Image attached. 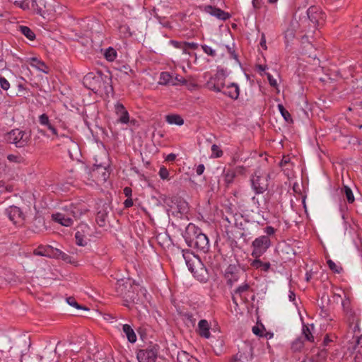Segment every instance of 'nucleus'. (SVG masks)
Masks as SVG:
<instances>
[{"label": "nucleus", "instance_id": "1", "mask_svg": "<svg viewBox=\"0 0 362 362\" xmlns=\"http://www.w3.org/2000/svg\"><path fill=\"white\" fill-rule=\"evenodd\" d=\"M117 285V292L122 297L127 307H129V304L142 305L147 300L146 289L134 280H119Z\"/></svg>", "mask_w": 362, "mask_h": 362}, {"label": "nucleus", "instance_id": "2", "mask_svg": "<svg viewBox=\"0 0 362 362\" xmlns=\"http://www.w3.org/2000/svg\"><path fill=\"white\" fill-rule=\"evenodd\" d=\"M182 236L187 245L204 253L209 252V240L207 235L202 233L200 228L189 223L185 228Z\"/></svg>", "mask_w": 362, "mask_h": 362}, {"label": "nucleus", "instance_id": "3", "mask_svg": "<svg viewBox=\"0 0 362 362\" xmlns=\"http://www.w3.org/2000/svg\"><path fill=\"white\" fill-rule=\"evenodd\" d=\"M182 256L194 278L200 283H206L209 280L210 273L201 258L189 250H183Z\"/></svg>", "mask_w": 362, "mask_h": 362}, {"label": "nucleus", "instance_id": "4", "mask_svg": "<svg viewBox=\"0 0 362 362\" xmlns=\"http://www.w3.org/2000/svg\"><path fill=\"white\" fill-rule=\"evenodd\" d=\"M3 138L6 143L13 144L18 148L28 147L32 142V130L29 127L14 128L5 133Z\"/></svg>", "mask_w": 362, "mask_h": 362}, {"label": "nucleus", "instance_id": "5", "mask_svg": "<svg viewBox=\"0 0 362 362\" xmlns=\"http://www.w3.org/2000/svg\"><path fill=\"white\" fill-rule=\"evenodd\" d=\"M160 346L158 344L151 341L139 346L136 350V355L138 362H156Z\"/></svg>", "mask_w": 362, "mask_h": 362}, {"label": "nucleus", "instance_id": "6", "mask_svg": "<svg viewBox=\"0 0 362 362\" xmlns=\"http://www.w3.org/2000/svg\"><path fill=\"white\" fill-rule=\"evenodd\" d=\"M227 71L226 69L218 66L215 74L210 76L209 80L204 84L203 87L210 91L219 93L224 88Z\"/></svg>", "mask_w": 362, "mask_h": 362}, {"label": "nucleus", "instance_id": "7", "mask_svg": "<svg viewBox=\"0 0 362 362\" xmlns=\"http://www.w3.org/2000/svg\"><path fill=\"white\" fill-rule=\"evenodd\" d=\"M270 174L263 175L259 169L255 170L250 176L251 187L256 194H263L269 187Z\"/></svg>", "mask_w": 362, "mask_h": 362}, {"label": "nucleus", "instance_id": "8", "mask_svg": "<svg viewBox=\"0 0 362 362\" xmlns=\"http://www.w3.org/2000/svg\"><path fill=\"white\" fill-rule=\"evenodd\" d=\"M75 233V243L78 246L86 247L88 245L91 247V242L88 237H92V229L90 226L84 223L81 222L76 226Z\"/></svg>", "mask_w": 362, "mask_h": 362}, {"label": "nucleus", "instance_id": "9", "mask_svg": "<svg viewBox=\"0 0 362 362\" xmlns=\"http://www.w3.org/2000/svg\"><path fill=\"white\" fill-rule=\"evenodd\" d=\"M334 351L335 352H333L332 354L333 360L336 358H339L341 359V362H360L358 356V354H360V350H356V349L352 350L351 349V343L349 341L346 346H344L341 349V351L336 349H334Z\"/></svg>", "mask_w": 362, "mask_h": 362}, {"label": "nucleus", "instance_id": "10", "mask_svg": "<svg viewBox=\"0 0 362 362\" xmlns=\"http://www.w3.org/2000/svg\"><path fill=\"white\" fill-rule=\"evenodd\" d=\"M271 238L267 235H260L256 238L251 244L252 248L251 255L254 258L262 257L272 246Z\"/></svg>", "mask_w": 362, "mask_h": 362}, {"label": "nucleus", "instance_id": "11", "mask_svg": "<svg viewBox=\"0 0 362 362\" xmlns=\"http://www.w3.org/2000/svg\"><path fill=\"white\" fill-rule=\"evenodd\" d=\"M4 214L16 226H22L25 222L26 215L23 210L17 206H9L5 209Z\"/></svg>", "mask_w": 362, "mask_h": 362}, {"label": "nucleus", "instance_id": "12", "mask_svg": "<svg viewBox=\"0 0 362 362\" xmlns=\"http://www.w3.org/2000/svg\"><path fill=\"white\" fill-rule=\"evenodd\" d=\"M306 13L315 28L324 25L327 16L319 6H311L307 10Z\"/></svg>", "mask_w": 362, "mask_h": 362}, {"label": "nucleus", "instance_id": "13", "mask_svg": "<svg viewBox=\"0 0 362 362\" xmlns=\"http://www.w3.org/2000/svg\"><path fill=\"white\" fill-rule=\"evenodd\" d=\"M98 83V90L96 94L100 95H105L107 98H108L110 93H114V88L112 86L111 75H106L102 72Z\"/></svg>", "mask_w": 362, "mask_h": 362}, {"label": "nucleus", "instance_id": "14", "mask_svg": "<svg viewBox=\"0 0 362 362\" xmlns=\"http://www.w3.org/2000/svg\"><path fill=\"white\" fill-rule=\"evenodd\" d=\"M102 74V71H98L96 73L89 72L86 75L84 76L83 78V86L90 90H92L94 93H97L98 90V84L100 78Z\"/></svg>", "mask_w": 362, "mask_h": 362}, {"label": "nucleus", "instance_id": "15", "mask_svg": "<svg viewBox=\"0 0 362 362\" xmlns=\"http://www.w3.org/2000/svg\"><path fill=\"white\" fill-rule=\"evenodd\" d=\"M115 113L117 116V123L128 124L129 123L134 124L136 122L134 119L130 120V116L127 108L119 101H117L115 105Z\"/></svg>", "mask_w": 362, "mask_h": 362}, {"label": "nucleus", "instance_id": "16", "mask_svg": "<svg viewBox=\"0 0 362 362\" xmlns=\"http://www.w3.org/2000/svg\"><path fill=\"white\" fill-rule=\"evenodd\" d=\"M175 308L177 315L182 319L186 327L194 328L196 325L197 320L193 313L189 312L185 306L177 305H175Z\"/></svg>", "mask_w": 362, "mask_h": 362}, {"label": "nucleus", "instance_id": "17", "mask_svg": "<svg viewBox=\"0 0 362 362\" xmlns=\"http://www.w3.org/2000/svg\"><path fill=\"white\" fill-rule=\"evenodd\" d=\"M226 279V284L229 287H232L234 283L237 282L240 278V269L239 267L233 264H230L224 274Z\"/></svg>", "mask_w": 362, "mask_h": 362}, {"label": "nucleus", "instance_id": "18", "mask_svg": "<svg viewBox=\"0 0 362 362\" xmlns=\"http://www.w3.org/2000/svg\"><path fill=\"white\" fill-rule=\"evenodd\" d=\"M204 11L209 13L212 16L216 17L218 20L226 21L230 18L231 14L227 11L222 10L216 6L206 5L204 7Z\"/></svg>", "mask_w": 362, "mask_h": 362}, {"label": "nucleus", "instance_id": "19", "mask_svg": "<svg viewBox=\"0 0 362 362\" xmlns=\"http://www.w3.org/2000/svg\"><path fill=\"white\" fill-rule=\"evenodd\" d=\"M196 333L202 339H209L214 337L211 334V323L206 319H202L198 322Z\"/></svg>", "mask_w": 362, "mask_h": 362}, {"label": "nucleus", "instance_id": "20", "mask_svg": "<svg viewBox=\"0 0 362 362\" xmlns=\"http://www.w3.org/2000/svg\"><path fill=\"white\" fill-rule=\"evenodd\" d=\"M221 93L231 100H236L239 98L240 89L237 83L231 82L228 85L225 84V87Z\"/></svg>", "mask_w": 362, "mask_h": 362}, {"label": "nucleus", "instance_id": "21", "mask_svg": "<svg viewBox=\"0 0 362 362\" xmlns=\"http://www.w3.org/2000/svg\"><path fill=\"white\" fill-rule=\"evenodd\" d=\"M57 248L50 245H39L34 250L33 255L36 256L45 257L54 259Z\"/></svg>", "mask_w": 362, "mask_h": 362}, {"label": "nucleus", "instance_id": "22", "mask_svg": "<svg viewBox=\"0 0 362 362\" xmlns=\"http://www.w3.org/2000/svg\"><path fill=\"white\" fill-rule=\"evenodd\" d=\"M109 205L107 204H104L103 206H101L98 211H97V214L95 215V221L99 227L103 228L106 226L107 218H108V214H109Z\"/></svg>", "mask_w": 362, "mask_h": 362}, {"label": "nucleus", "instance_id": "23", "mask_svg": "<svg viewBox=\"0 0 362 362\" xmlns=\"http://www.w3.org/2000/svg\"><path fill=\"white\" fill-rule=\"evenodd\" d=\"M254 289L251 288L250 285L245 281L243 284L238 286L233 290V293L240 296L242 300L247 303L249 302L248 296L250 293H253Z\"/></svg>", "mask_w": 362, "mask_h": 362}, {"label": "nucleus", "instance_id": "24", "mask_svg": "<svg viewBox=\"0 0 362 362\" xmlns=\"http://www.w3.org/2000/svg\"><path fill=\"white\" fill-rule=\"evenodd\" d=\"M122 332L129 343L134 344L136 342L137 335L133 325L129 324L122 325Z\"/></svg>", "mask_w": 362, "mask_h": 362}, {"label": "nucleus", "instance_id": "25", "mask_svg": "<svg viewBox=\"0 0 362 362\" xmlns=\"http://www.w3.org/2000/svg\"><path fill=\"white\" fill-rule=\"evenodd\" d=\"M54 259H55L57 260H61L66 264H69L74 267L79 266L78 261L76 258L64 252L62 250H61L60 249H58V248H57V250L55 251V256H54Z\"/></svg>", "mask_w": 362, "mask_h": 362}, {"label": "nucleus", "instance_id": "26", "mask_svg": "<svg viewBox=\"0 0 362 362\" xmlns=\"http://www.w3.org/2000/svg\"><path fill=\"white\" fill-rule=\"evenodd\" d=\"M345 316L349 328L351 329L354 333H356V332H360V319L358 315L356 313V312L354 310H349V313H345Z\"/></svg>", "mask_w": 362, "mask_h": 362}, {"label": "nucleus", "instance_id": "27", "mask_svg": "<svg viewBox=\"0 0 362 362\" xmlns=\"http://www.w3.org/2000/svg\"><path fill=\"white\" fill-rule=\"evenodd\" d=\"M235 172H233V168H224L221 174L224 186L226 189H229L234 183L236 178Z\"/></svg>", "mask_w": 362, "mask_h": 362}, {"label": "nucleus", "instance_id": "28", "mask_svg": "<svg viewBox=\"0 0 362 362\" xmlns=\"http://www.w3.org/2000/svg\"><path fill=\"white\" fill-rule=\"evenodd\" d=\"M252 358V348L250 347L248 351H240L233 355L228 362H248Z\"/></svg>", "mask_w": 362, "mask_h": 362}, {"label": "nucleus", "instance_id": "29", "mask_svg": "<svg viewBox=\"0 0 362 362\" xmlns=\"http://www.w3.org/2000/svg\"><path fill=\"white\" fill-rule=\"evenodd\" d=\"M52 221L61 224L63 226L70 227L74 223V219L71 217L67 216L62 212H57L52 215Z\"/></svg>", "mask_w": 362, "mask_h": 362}, {"label": "nucleus", "instance_id": "30", "mask_svg": "<svg viewBox=\"0 0 362 362\" xmlns=\"http://www.w3.org/2000/svg\"><path fill=\"white\" fill-rule=\"evenodd\" d=\"M31 11L40 16L45 17L46 13V1L45 0H31Z\"/></svg>", "mask_w": 362, "mask_h": 362}, {"label": "nucleus", "instance_id": "31", "mask_svg": "<svg viewBox=\"0 0 362 362\" xmlns=\"http://www.w3.org/2000/svg\"><path fill=\"white\" fill-rule=\"evenodd\" d=\"M260 257H257V258H254L250 262V266L255 269H260L264 272H268L270 270L274 272L275 271L271 267L270 262H263Z\"/></svg>", "mask_w": 362, "mask_h": 362}, {"label": "nucleus", "instance_id": "32", "mask_svg": "<svg viewBox=\"0 0 362 362\" xmlns=\"http://www.w3.org/2000/svg\"><path fill=\"white\" fill-rule=\"evenodd\" d=\"M73 211V218L75 220L80 219L81 217L89 211L86 204L83 203H71Z\"/></svg>", "mask_w": 362, "mask_h": 362}, {"label": "nucleus", "instance_id": "33", "mask_svg": "<svg viewBox=\"0 0 362 362\" xmlns=\"http://www.w3.org/2000/svg\"><path fill=\"white\" fill-rule=\"evenodd\" d=\"M314 329L315 326L313 324H305L303 322L302 332L300 336L302 337V339L310 343L314 342L315 338L313 334Z\"/></svg>", "mask_w": 362, "mask_h": 362}, {"label": "nucleus", "instance_id": "34", "mask_svg": "<svg viewBox=\"0 0 362 362\" xmlns=\"http://www.w3.org/2000/svg\"><path fill=\"white\" fill-rule=\"evenodd\" d=\"M29 60V64L31 66L35 67L45 74H49L50 69L45 62L35 57L30 58Z\"/></svg>", "mask_w": 362, "mask_h": 362}, {"label": "nucleus", "instance_id": "35", "mask_svg": "<svg viewBox=\"0 0 362 362\" xmlns=\"http://www.w3.org/2000/svg\"><path fill=\"white\" fill-rule=\"evenodd\" d=\"M214 343V351L216 356H221L225 352L226 350V341L223 336H219L215 339V341H212Z\"/></svg>", "mask_w": 362, "mask_h": 362}, {"label": "nucleus", "instance_id": "36", "mask_svg": "<svg viewBox=\"0 0 362 362\" xmlns=\"http://www.w3.org/2000/svg\"><path fill=\"white\" fill-rule=\"evenodd\" d=\"M340 194L343 196L344 202H347L349 204H352L354 203L355 197L352 189L344 183L340 187Z\"/></svg>", "mask_w": 362, "mask_h": 362}, {"label": "nucleus", "instance_id": "37", "mask_svg": "<svg viewBox=\"0 0 362 362\" xmlns=\"http://www.w3.org/2000/svg\"><path fill=\"white\" fill-rule=\"evenodd\" d=\"M135 329L138 333L140 339L144 342V344L147 343L146 341L148 338L150 325L147 323H141L139 326L135 328Z\"/></svg>", "mask_w": 362, "mask_h": 362}, {"label": "nucleus", "instance_id": "38", "mask_svg": "<svg viewBox=\"0 0 362 362\" xmlns=\"http://www.w3.org/2000/svg\"><path fill=\"white\" fill-rule=\"evenodd\" d=\"M86 170H88V173H100L101 177L100 180L102 181H106L109 178L110 174L106 171V168L102 166L101 165H93L91 169L88 168V166H86Z\"/></svg>", "mask_w": 362, "mask_h": 362}, {"label": "nucleus", "instance_id": "39", "mask_svg": "<svg viewBox=\"0 0 362 362\" xmlns=\"http://www.w3.org/2000/svg\"><path fill=\"white\" fill-rule=\"evenodd\" d=\"M337 336L333 333H327L325 335L323 341L322 342V346L323 347H327V349H330L332 346H335L337 341Z\"/></svg>", "mask_w": 362, "mask_h": 362}, {"label": "nucleus", "instance_id": "40", "mask_svg": "<svg viewBox=\"0 0 362 362\" xmlns=\"http://www.w3.org/2000/svg\"><path fill=\"white\" fill-rule=\"evenodd\" d=\"M48 131L49 132V134L47 133L46 130L42 129H38L37 130L39 134L45 137L51 138L52 141L59 139V130L57 129V126L55 124L53 125L50 129H49Z\"/></svg>", "mask_w": 362, "mask_h": 362}, {"label": "nucleus", "instance_id": "41", "mask_svg": "<svg viewBox=\"0 0 362 362\" xmlns=\"http://www.w3.org/2000/svg\"><path fill=\"white\" fill-rule=\"evenodd\" d=\"M165 120L170 124H175L177 126H182L185 123L184 119L178 114H168L165 115Z\"/></svg>", "mask_w": 362, "mask_h": 362}, {"label": "nucleus", "instance_id": "42", "mask_svg": "<svg viewBox=\"0 0 362 362\" xmlns=\"http://www.w3.org/2000/svg\"><path fill=\"white\" fill-rule=\"evenodd\" d=\"M329 353V349L323 347L316 354L313 355L310 358V362H323L326 361Z\"/></svg>", "mask_w": 362, "mask_h": 362}, {"label": "nucleus", "instance_id": "43", "mask_svg": "<svg viewBox=\"0 0 362 362\" xmlns=\"http://www.w3.org/2000/svg\"><path fill=\"white\" fill-rule=\"evenodd\" d=\"M17 30L30 41H33L36 38L34 31L28 26L20 25L18 26Z\"/></svg>", "mask_w": 362, "mask_h": 362}, {"label": "nucleus", "instance_id": "44", "mask_svg": "<svg viewBox=\"0 0 362 362\" xmlns=\"http://www.w3.org/2000/svg\"><path fill=\"white\" fill-rule=\"evenodd\" d=\"M38 122L41 126L46 127L47 130L55 124L46 113H42L38 116Z\"/></svg>", "mask_w": 362, "mask_h": 362}, {"label": "nucleus", "instance_id": "45", "mask_svg": "<svg viewBox=\"0 0 362 362\" xmlns=\"http://www.w3.org/2000/svg\"><path fill=\"white\" fill-rule=\"evenodd\" d=\"M177 362H199L196 358L190 356L187 352L181 351L177 356Z\"/></svg>", "mask_w": 362, "mask_h": 362}, {"label": "nucleus", "instance_id": "46", "mask_svg": "<svg viewBox=\"0 0 362 362\" xmlns=\"http://www.w3.org/2000/svg\"><path fill=\"white\" fill-rule=\"evenodd\" d=\"M277 107L284 120L288 124H293L294 122L293 119L285 107L282 104H278Z\"/></svg>", "mask_w": 362, "mask_h": 362}, {"label": "nucleus", "instance_id": "47", "mask_svg": "<svg viewBox=\"0 0 362 362\" xmlns=\"http://www.w3.org/2000/svg\"><path fill=\"white\" fill-rule=\"evenodd\" d=\"M304 346L305 340L302 337H298L291 343V349L293 352H301Z\"/></svg>", "mask_w": 362, "mask_h": 362}, {"label": "nucleus", "instance_id": "48", "mask_svg": "<svg viewBox=\"0 0 362 362\" xmlns=\"http://www.w3.org/2000/svg\"><path fill=\"white\" fill-rule=\"evenodd\" d=\"M104 58L108 62H113L117 57V52L112 47H109L104 51Z\"/></svg>", "mask_w": 362, "mask_h": 362}, {"label": "nucleus", "instance_id": "49", "mask_svg": "<svg viewBox=\"0 0 362 362\" xmlns=\"http://www.w3.org/2000/svg\"><path fill=\"white\" fill-rule=\"evenodd\" d=\"M118 31L122 38L127 39L132 36L130 28L127 24L119 25L118 27Z\"/></svg>", "mask_w": 362, "mask_h": 362}, {"label": "nucleus", "instance_id": "50", "mask_svg": "<svg viewBox=\"0 0 362 362\" xmlns=\"http://www.w3.org/2000/svg\"><path fill=\"white\" fill-rule=\"evenodd\" d=\"M66 302L69 305H71L78 310H89L86 305L78 303L77 302V300H76V298L73 296L66 298Z\"/></svg>", "mask_w": 362, "mask_h": 362}, {"label": "nucleus", "instance_id": "51", "mask_svg": "<svg viewBox=\"0 0 362 362\" xmlns=\"http://www.w3.org/2000/svg\"><path fill=\"white\" fill-rule=\"evenodd\" d=\"M153 17L158 21V23L162 25L163 28L172 30L173 26L171 23L167 20V18L165 16H160L158 13H154Z\"/></svg>", "mask_w": 362, "mask_h": 362}, {"label": "nucleus", "instance_id": "52", "mask_svg": "<svg viewBox=\"0 0 362 362\" xmlns=\"http://www.w3.org/2000/svg\"><path fill=\"white\" fill-rule=\"evenodd\" d=\"M347 204H348L347 202H342L341 200L340 203H339V211L341 213V218L344 220V223L345 224L348 223V222L346 221V219H347V211L349 210Z\"/></svg>", "mask_w": 362, "mask_h": 362}, {"label": "nucleus", "instance_id": "53", "mask_svg": "<svg viewBox=\"0 0 362 362\" xmlns=\"http://www.w3.org/2000/svg\"><path fill=\"white\" fill-rule=\"evenodd\" d=\"M226 48L227 49V52L230 55V58L233 59L234 60H235L236 62H238V64H240V61L239 59V55L235 52V42H233L232 47H230V45H226Z\"/></svg>", "mask_w": 362, "mask_h": 362}, {"label": "nucleus", "instance_id": "54", "mask_svg": "<svg viewBox=\"0 0 362 362\" xmlns=\"http://www.w3.org/2000/svg\"><path fill=\"white\" fill-rule=\"evenodd\" d=\"M158 84L167 86L170 83V81L172 79V75L168 71H163L160 74Z\"/></svg>", "mask_w": 362, "mask_h": 362}, {"label": "nucleus", "instance_id": "55", "mask_svg": "<svg viewBox=\"0 0 362 362\" xmlns=\"http://www.w3.org/2000/svg\"><path fill=\"white\" fill-rule=\"evenodd\" d=\"M218 254L214 255V259L215 260V262H211L210 260L207 262L209 264L210 267L213 269H218L221 267V262L220 260L222 258V255L221 254V249H218Z\"/></svg>", "mask_w": 362, "mask_h": 362}, {"label": "nucleus", "instance_id": "56", "mask_svg": "<svg viewBox=\"0 0 362 362\" xmlns=\"http://www.w3.org/2000/svg\"><path fill=\"white\" fill-rule=\"evenodd\" d=\"M199 47V45L196 42H186L184 41V54H189L190 56L194 55L196 57V53H190L189 49H197Z\"/></svg>", "mask_w": 362, "mask_h": 362}, {"label": "nucleus", "instance_id": "57", "mask_svg": "<svg viewBox=\"0 0 362 362\" xmlns=\"http://www.w3.org/2000/svg\"><path fill=\"white\" fill-rule=\"evenodd\" d=\"M327 264L329 269L332 271L334 274H341L344 269L341 266H337L334 262H333L332 259H328L327 260Z\"/></svg>", "mask_w": 362, "mask_h": 362}, {"label": "nucleus", "instance_id": "58", "mask_svg": "<svg viewBox=\"0 0 362 362\" xmlns=\"http://www.w3.org/2000/svg\"><path fill=\"white\" fill-rule=\"evenodd\" d=\"M296 36V30L293 28H288L284 33V42L286 46Z\"/></svg>", "mask_w": 362, "mask_h": 362}, {"label": "nucleus", "instance_id": "59", "mask_svg": "<svg viewBox=\"0 0 362 362\" xmlns=\"http://www.w3.org/2000/svg\"><path fill=\"white\" fill-rule=\"evenodd\" d=\"M349 342L351 343V349L352 350L356 349L361 351L362 349V334L353 337V341Z\"/></svg>", "mask_w": 362, "mask_h": 362}, {"label": "nucleus", "instance_id": "60", "mask_svg": "<svg viewBox=\"0 0 362 362\" xmlns=\"http://www.w3.org/2000/svg\"><path fill=\"white\" fill-rule=\"evenodd\" d=\"M226 242L229 245L232 252H234L236 248L240 250L242 248V247L238 245L235 238L228 235V233H227Z\"/></svg>", "mask_w": 362, "mask_h": 362}, {"label": "nucleus", "instance_id": "61", "mask_svg": "<svg viewBox=\"0 0 362 362\" xmlns=\"http://www.w3.org/2000/svg\"><path fill=\"white\" fill-rule=\"evenodd\" d=\"M158 175L163 180H170V171L167 169V168L164 165H161L159 171H158Z\"/></svg>", "mask_w": 362, "mask_h": 362}, {"label": "nucleus", "instance_id": "62", "mask_svg": "<svg viewBox=\"0 0 362 362\" xmlns=\"http://www.w3.org/2000/svg\"><path fill=\"white\" fill-rule=\"evenodd\" d=\"M264 332H266V329L262 323L252 327V332L259 337H263Z\"/></svg>", "mask_w": 362, "mask_h": 362}, {"label": "nucleus", "instance_id": "63", "mask_svg": "<svg viewBox=\"0 0 362 362\" xmlns=\"http://www.w3.org/2000/svg\"><path fill=\"white\" fill-rule=\"evenodd\" d=\"M211 149L212 158H218L223 156V152L218 145L213 144Z\"/></svg>", "mask_w": 362, "mask_h": 362}, {"label": "nucleus", "instance_id": "64", "mask_svg": "<svg viewBox=\"0 0 362 362\" xmlns=\"http://www.w3.org/2000/svg\"><path fill=\"white\" fill-rule=\"evenodd\" d=\"M343 311L344 313H349V311H354L351 308V300L349 298H346L341 303Z\"/></svg>", "mask_w": 362, "mask_h": 362}]
</instances>
